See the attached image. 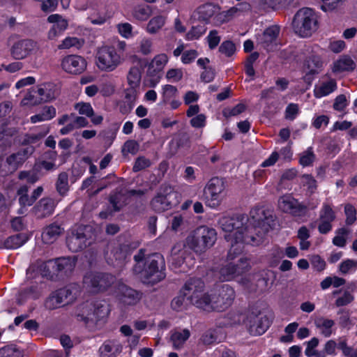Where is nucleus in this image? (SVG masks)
<instances>
[{
  "label": "nucleus",
  "instance_id": "obj_1",
  "mask_svg": "<svg viewBox=\"0 0 357 357\" xmlns=\"http://www.w3.org/2000/svg\"><path fill=\"white\" fill-rule=\"evenodd\" d=\"M134 260L136 264L133 271L144 284L153 285L165 278V261L161 254L155 252L146 256L145 250L140 249Z\"/></svg>",
  "mask_w": 357,
  "mask_h": 357
},
{
  "label": "nucleus",
  "instance_id": "obj_2",
  "mask_svg": "<svg viewBox=\"0 0 357 357\" xmlns=\"http://www.w3.org/2000/svg\"><path fill=\"white\" fill-rule=\"evenodd\" d=\"M248 217L244 214H238L232 217H223L218 221L221 229L227 233L225 238L227 242L234 239L237 241H244L246 244L258 245L261 243V237H255L252 234L254 227L245 225Z\"/></svg>",
  "mask_w": 357,
  "mask_h": 357
},
{
  "label": "nucleus",
  "instance_id": "obj_3",
  "mask_svg": "<svg viewBox=\"0 0 357 357\" xmlns=\"http://www.w3.org/2000/svg\"><path fill=\"white\" fill-rule=\"evenodd\" d=\"M235 292L229 284L218 285L211 294H204V297L199 298L193 297L197 307L207 312H222L227 309L233 303Z\"/></svg>",
  "mask_w": 357,
  "mask_h": 357
},
{
  "label": "nucleus",
  "instance_id": "obj_4",
  "mask_svg": "<svg viewBox=\"0 0 357 357\" xmlns=\"http://www.w3.org/2000/svg\"><path fill=\"white\" fill-rule=\"evenodd\" d=\"M216 240L217 232L215 229L200 226L186 238V245L194 252L202 253L212 247Z\"/></svg>",
  "mask_w": 357,
  "mask_h": 357
},
{
  "label": "nucleus",
  "instance_id": "obj_5",
  "mask_svg": "<svg viewBox=\"0 0 357 357\" xmlns=\"http://www.w3.org/2000/svg\"><path fill=\"white\" fill-rule=\"evenodd\" d=\"M292 27L295 33L299 36L310 37L318 29L317 15L312 8H301L294 17Z\"/></svg>",
  "mask_w": 357,
  "mask_h": 357
},
{
  "label": "nucleus",
  "instance_id": "obj_6",
  "mask_svg": "<svg viewBox=\"0 0 357 357\" xmlns=\"http://www.w3.org/2000/svg\"><path fill=\"white\" fill-rule=\"evenodd\" d=\"M109 314L106 305L96 302L94 303H85L82 307V311L77 314L78 321H84L90 329L101 325Z\"/></svg>",
  "mask_w": 357,
  "mask_h": 357
},
{
  "label": "nucleus",
  "instance_id": "obj_7",
  "mask_svg": "<svg viewBox=\"0 0 357 357\" xmlns=\"http://www.w3.org/2000/svg\"><path fill=\"white\" fill-rule=\"evenodd\" d=\"M179 202L180 194L171 185L163 183L151 201V206L155 211L161 213L177 206Z\"/></svg>",
  "mask_w": 357,
  "mask_h": 357
},
{
  "label": "nucleus",
  "instance_id": "obj_8",
  "mask_svg": "<svg viewBox=\"0 0 357 357\" xmlns=\"http://www.w3.org/2000/svg\"><path fill=\"white\" fill-rule=\"evenodd\" d=\"M250 213L255 225L253 226H248V227L255 228V231L252 234L255 237H261V241L263 243L266 234L273 229L275 225L273 212L264 207L257 206L252 209Z\"/></svg>",
  "mask_w": 357,
  "mask_h": 357
},
{
  "label": "nucleus",
  "instance_id": "obj_9",
  "mask_svg": "<svg viewBox=\"0 0 357 357\" xmlns=\"http://www.w3.org/2000/svg\"><path fill=\"white\" fill-rule=\"evenodd\" d=\"M76 262L75 257L50 259L43 266V275L51 280L54 279L55 276L68 277L73 271Z\"/></svg>",
  "mask_w": 357,
  "mask_h": 357
},
{
  "label": "nucleus",
  "instance_id": "obj_10",
  "mask_svg": "<svg viewBox=\"0 0 357 357\" xmlns=\"http://www.w3.org/2000/svg\"><path fill=\"white\" fill-rule=\"evenodd\" d=\"M115 281L114 275L102 272H88L83 278L84 284L93 293L106 291Z\"/></svg>",
  "mask_w": 357,
  "mask_h": 357
},
{
  "label": "nucleus",
  "instance_id": "obj_11",
  "mask_svg": "<svg viewBox=\"0 0 357 357\" xmlns=\"http://www.w3.org/2000/svg\"><path fill=\"white\" fill-rule=\"evenodd\" d=\"M34 151L35 148L30 146L8 156L4 162L0 163V174L6 176L15 172L33 153Z\"/></svg>",
  "mask_w": 357,
  "mask_h": 357
},
{
  "label": "nucleus",
  "instance_id": "obj_12",
  "mask_svg": "<svg viewBox=\"0 0 357 357\" xmlns=\"http://www.w3.org/2000/svg\"><path fill=\"white\" fill-rule=\"evenodd\" d=\"M300 53L305 56L303 63V70L305 75L303 79L307 84H311L314 76L320 73L323 68V61L320 56L310 51L309 47H304L300 50Z\"/></svg>",
  "mask_w": 357,
  "mask_h": 357
},
{
  "label": "nucleus",
  "instance_id": "obj_13",
  "mask_svg": "<svg viewBox=\"0 0 357 357\" xmlns=\"http://www.w3.org/2000/svg\"><path fill=\"white\" fill-rule=\"evenodd\" d=\"M225 189L224 178L213 177L209 180L204 188L206 204L211 208H216L220 204V195Z\"/></svg>",
  "mask_w": 357,
  "mask_h": 357
},
{
  "label": "nucleus",
  "instance_id": "obj_14",
  "mask_svg": "<svg viewBox=\"0 0 357 357\" xmlns=\"http://www.w3.org/2000/svg\"><path fill=\"white\" fill-rule=\"evenodd\" d=\"M97 66L102 70L112 71L119 63V56L112 47H102L96 55Z\"/></svg>",
  "mask_w": 357,
  "mask_h": 357
},
{
  "label": "nucleus",
  "instance_id": "obj_15",
  "mask_svg": "<svg viewBox=\"0 0 357 357\" xmlns=\"http://www.w3.org/2000/svg\"><path fill=\"white\" fill-rule=\"evenodd\" d=\"M121 237H119V243L117 246L114 247L111 251V256L109 259L112 261L114 266H121L123 264L128 256L130 255L132 252L137 249L139 246L137 242L130 240H126L121 242Z\"/></svg>",
  "mask_w": 357,
  "mask_h": 357
},
{
  "label": "nucleus",
  "instance_id": "obj_16",
  "mask_svg": "<svg viewBox=\"0 0 357 357\" xmlns=\"http://www.w3.org/2000/svg\"><path fill=\"white\" fill-rule=\"evenodd\" d=\"M278 207L282 211L290 213L295 217H303L307 212V206L305 204L300 203L289 195L280 197Z\"/></svg>",
  "mask_w": 357,
  "mask_h": 357
},
{
  "label": "nucleus",
  "instance_id": "obj_17",
  "mask_svg": "<svg viewBox=\"0 0 357 357\" xmlns=\"http://www.w3.org/2000/svg\"><path fill=\"white\" fill-rule=\"evenodd\" d=\"M115 294L119 302L125 305H136L142 299L143 295L142 292L134 289L122 282L117 284Z\"/></svg>",
  "mask_w": 357,
  "mask_h": 357
},
{
  "label": "nucleus",
  "instance_id": "obj_18",
  "mask_svg": "<svg viewBox=\"0 0 357 357\" xmlns=\"http://www.w3.org/2000/svg\"><path fill=\"white\" fill-rule=\"evenodd\" d=\"M249 268L248 259L241 257L237 264L230 262L222 266L220 270V278L222 280H230L248 271Z\"/></svg>",
  "mask_w": 357,
  "mask_h": 357
},
{
  "label": "nucleus",
  "instance_id": "obj_19",
  "mask_svg": "<svg viewBox=\"0 0 357 357\" xmlns=\"http://www.w3.org/2000/svg\"><path fill=\"white\" fill-rule=\"evenodd\" d=\"M61 67L68 73L79 75L85 70L86 61L80 56L71 54L62 59Z\"/></svg>",
  "mask_w": 357,
  "mask_h": 357
},
{
  "label": "nucleus",
  "instance_id": "obj_20",
  "mask_svg": "<svg viewBox=\"0 0 357 357\" xmlns=\"http://www.w3.org/2000/svg\"><path fill=\"white\" fill-rule=\"evenodd\" d=\"M204 289V283L201 278H191L185 282L181 290L182 292H185L188 296V300H190V303L197 307V304L192 298L193 297L203 298L204 294H202V293Z\"/></svg>",
  "mask_w": 357,
  "mask_h": 357
},
{
  "label": "nucleus",
  "instance_id": "obj_21",
  "mask_svg": "<svg viewBox=\"0 0 357 357\" xmlns=\"http://www.w3.org/2000/svg\"><path fill=\"white\" fill-rule=\"evenodd\" d=\"M133 63L137 65L130 68L128 75L127 80L130 86L139 87L142 74L144 68L147 66L148 61L146 59H140L137 56L132 57Z\"/></svg>",
  "mask_w": 357,
  "mask_h": 357
},
{
  "label": "nucleus",
  "instance_id": "obj_22",
  "mask_svg": "<svg viewBox=\"0 0 357 357\" xmlns=\"http://www.w3.org/2000/svg\"><path fill=\"white\" fill-rule=\"evenodd\" d=\"M54 199L46 197L40 199L32 208V213L37 219H43L52 215L56 207Z\"/></svg>",
  "mask_w": 357,
  "mask_h": 357
},
{
  "label": "nucleus",
  "instance_id": "obj_23",
  "mask_svg": "<svg viewBox=\"0 0 357 357\" xmlns=\"http://www.w3.org/2000/svg\"><path fill=\"white\" fill-rule=\"evenodd\" d=\"M34 48L35 43L32 40H22L13 45L11 55L15 59H22L31 54Z\"/></svg>",
  "mask_w": 357,
  "mask_h": 357
},
{
  "label": "nucleus",
  "instance_id": "obj_24",
  "mask_svg": "<svg viewBox=\"0 0 357 357\" xmlns=\"http://www.w3.org/2000/svg\"><path fill=\"white\" fill-rule=\"evenodd\" d=\"M75 230L86 248L97 241L100 232L99 229L90 225H80Z\"/></svg>",
  "mask_w": 357,
  "mask_h": 357
},
{
  "label": "nucleus",
  "instance_id": "obj_25",
  "mask_svg": "<svg viewBox=\"0 0 357 357\" xmlns=\"http://www.w3.org/2000/svg\"><path fill=\"white\" fill-rule=\"evenodd\" d=\"M128 190L123 187H118L111 192L109 202L113 211L118 212L128 204Z\"/></svg>",
  "mask_w": 357,
  "mask_h": 357
},
{
  "label": "nucleus",
  "instance_id": "obj_26",
  "mask_svg": "<svg viewBox=\"0 0 357 357\" xmlns=\"http://www.w3.org/2000/svg\"><path fill=\"white\" fill-rule=\"evenodd\" d=\"M190 137L185 132L177 134L169 142L170 151L173 155L176 154L181 149L188 150L190 148Z\"/></svg>",
  "mask_w": 357,
  "mask_h": 357
},
{
  "label": "nucleus",
  "instance_id": "obj_27",
  "mask_svg": "<svg viewBox=\"0 0 357 357\" xmlns=\"http://www.w3.org/2000/svg\"><path fill=\"white\" fill-rule=\"evenodd\" d=\"M220 10L218 5L213 3H204L197 8L198 20L208 24L213 16L220 13Z\"/></svg>",
  "mask_w": 357,
  "mask_h": 357
},
{
  "label": "nucleus",
  "instance_id": "obj_28",
  "mask_svg": "<svg viewBox=\"0 0 357 357\" xmlns=\"http://www.w3.org/2000/svg\"><path fill=\"white\" fill-rule=\"evenodd\" d=\"M63 231V228L59 225L51 224L43 229L41 235L42 240L46 244H51L58 238Z\"/></svg>",
  "mask_w": 357,
  "mask_h": 357
},
{
  "label": "nucleus",
  "instance_id": "obj_29",
  "mask_svg": "<svg viewBox=\"0 0 357 357\" xmlns=\"http://www.w3.org/2000/svg\"><path fill=\"white\" fill-rule=\"evenodd\" d=\"M72 291L68 287L60 289L55 291L50 298V302L55 303L56 305L61 303L68 304L74 300Z\"/></svg>",
  "mask_w": 357,
  "mask_h": 357
},
{
  "label": "nucleus",
  "instance_id": "obj_30",
  "mask_svg": "<svg viewBox=\"0 0 357 357\" xmlns=\"http://www.w3.org/2000/svg\"><path fill=\"white\" fill-rule=\"evenodd\" d=\"M66 245L73 252H77L86 248L75 230H73L66 238Z\"/></svg>",
  "mask_w": 357,
  "mask_h": 357
},
{
  "label": "nucleus",
  "instance_id": "obj_31",
  "mask_svg": "<svg viewBox=\"0 0 357 357\" xmlns=\"http://www.w3.org/2000/svg\"><path fill=\"white\" fill-rule=\"evenodd\" d=\"M279 31V27L276 26L267 28L259 39L262 46L266 49H268L269 46L275 41Z\"/></svg>",
  "mask_w": 357,
  "mask_h": 357
},
{
  "label": "nucleus",
  "instance_id": "obj_32",
  "mask_svg": "<svg viewBox=\"0 0 357 357\" xmlns=\"http://www.w3.org/2000/svg\"><path fill=\"white\" fill-rule=\"evenodd\" d=\"M28 238V236L24 233L10 236L5 240L4 247L7 249H17L23 245Z\"/></svg>",
  "mask_w": 357,
  "mask_h": 357
},
{
  "label": "nucleus",
  "instance_id": "obj_33",
  "mask_svg": "<svg viewBox=\"0 0 357 357\" xmlns=\"http://www.w3.org/2000/svg\"><path fill=\"white\" fill-rule=\"evenodd\" d=\"M121 349L120 345L107 341L99 349L100 357H116V355L121 351Z\"/></svg>",
  "mask_w": 357,
  "mask_h": 357
},
{
  "label": "nucleus",
  "instance_id": "obj_34",
  "mask_svg": "<svg viewBox=\"0 0 357 357\" xmlns=\"http://www.w3.org/2000/svg\"><path fill=\"white\" fill-rule=\"evenodd\" d=\"M190 333L188 329H183L181 332L176 331L171 335L170 340L173 343L175 349H180L183 347L185 342L189 338Z\"/></svg>",
  "mask_w": 357,
  "mask_h": 357
},
{
  "label": "nucleus",
  "instance_id": "obj_35",
  "mask_svg": "<svg viewBox=\"0 0 357 357\" xmlns=\"http://www.w3.org/2000/svg\"><path fill=\"white\" fill-rule=\"evenodd\" d=\"M336 88V82L331 79L329 82L322 83L319 86H316L314 91V96L317 98L327 96L334 91Z\"/></svg>",
  "mask_w": 357,
  "mask_h": 357
},
{
  "label": "nucleus",
  "instance_id": "obj_36",
  "mask_svg": "<svg viewBox=\"0 0 357 357\" xmlns=\"http://www.w3.org/2000/svg\"><path fill=\"white\" fill-rule=\"evenodd\" d=\"M314 324L317 328H324L321 333L325 337H329L332 334L331 328L334 326L335 322L332 319L318 317L314 320Z\"/></svg>",
  "mask_w": 357,
  "mask_h": 357
},
{
  "label": "nucleus",
  "instance_id": "obj_37",
  "mask_svg": "<svg viewBox=\"0 0 357 357\" xmlns=\"http://www.w3.org/2000/svg\"><path fill=\"white\" fill-rule=\"evenodd\" d=\"M56 189L61 196H64L69 190L68 175L66 172H63L59 174L56 182Z\"/></svg>",
  "mask_w": 357,
  "mask_h": 357
},
{
  "label": "nucleus",
  "instance_id": "obj_38",
  "mask_svg": "<svg viewBox=\"0 0 357 357\" xmlns=\"http://www.w3.org/2000/svg\"><path fill=\"white\" fill-rule=\"evenodd\" d=\"M355 66L354 61L349 57H346L335 63L333 70L335 72L351 71L355 68Z\"/></svg>",
  "mask_w": 357,
  "mask_h": 357
},
{
  "label": "nucleus",
  "instance_id": "obj_39",
  "mask_svg": "<svg viewBox=\"0 0 357 357\" xmlns=\"http://www.w3.org/2000/svg\"><path fill=\"white\" fill-rule=\"evenodd\" d=\"M43 103L39 94H38L37 89L32 88L22 100L21 104L23 105L34 106Z\"/></svg>",
  "mask_w": 357,
  "mask_h": 357
},
{
  "label": "nucleus",
  "instance_id": "obj_40",
  "mask_svg": "<svg viewBox=\"0 0 357 357\" xmlns=\"http://www.w3.org/2000/svg\"><path fill=\"white\" fill-rule=\"evenodd\" d=\"M50 86V84H44L37 89L42 102H49L55 98L54 91Z\"/></svg>",
  "mask_w": 357,
  "mask_h": 357
},
{
  "label": "nucleus",
  "instance_id": "obj_41",
  "mask_svg": "<svg viewBox=\"0 0 357 357\" xmlns=\"http://www.w3.org/2000/svg\"><path fill=\"white\" fill-rule=\"evenodd\" d=\"M188 297V296L181 289L178 296L175 297L171 303L172 309L176 311L182 310L188 305V301L190 302Z\"/></svg>",
  "mask_w": 357,
  "mask_h": 357
},
{
  "label": "nucleus",
  "instance_id": "obj_42",
  "mask_svg": "<svg viewBox=\"0 0 357 357\" xmlns=\"http://www.w3.org/2000/svg\"><path fill=\"white\" fill-rule=\"evenodd\" d=\"M0 357H24V354L15 345L10 344L0 349Z\"/></svg>",
  "mask_w": 357,
  "mask_h": 357
},
{
  "label": "nucleus",
  "instance_id": "obj_43",
  "mask_svg": "<svg viewBox=\"0 0 357 357\" xmlns=\"http://www.w3.org/2000/svg\"><path fill=\"white\" fill-rule=\"evenodd\" d=\"M165 23V18L162 15L153 17L147 24V31L150 33H155Z\"/></svg>",
  "mask_w": 357,
  "mask_h": 357
},
{
  "label": "nucleus",
  "instance_id": "obj_44",
  "mask_svg": "<svg viewBox=\"0 0 357 357\" xmlns=\"http://www.w3.org/2000/svg\"><path fill=\"white\" fill-rule=\"evenodd\" d=\"M38 170L35 169V166L31 171H21L18 174L20 180H26L29 183L33 184L39 180Z\"/></svg>",
  "mask_w": 357,
  "mask_h": 357
},
{
  "label": "nucleus",
  "instance_id": "obj_45",
  "mask_svg": "<svg viewBox=\"0 0 357 357\" xmlns=\"http://www.w3.org/2000/svg\"><path fill=\"white\" fill-rule=\"evenodd\" d=\"M207 28L206 24L194 26L186 34V39L189 40H197L206 33Z\"/></svg>",
  "mask_w": 357,
  "mask_h": 357
},
{
  "label": "nucleus",
  "instance_id": "obj_46",
  "mask_svg": "<svg viewBox=\"0 0 357 357\" xmlns=\"http://www.w3.org/2000/svg\"><path fill=\"white\" fill-rule=\"evenodd\" d=\"M229 241L231 242V247L228 251L227 259L232 260L236 257V256L242 252L243 248V243H246L244 241H237L234 239L230 240Z\"/></svg>",
  "mask_w": 357,
  "mask_h": 357
},
{
  "label": "nucleus",
  "instance_id": "obj_47",
  "mask_svg": "<svg viewBox=\"0 0 357 357\" xmlns=\"http://www.w3.org/2000/svg\"><path fill=\"white\" fill-rule=\"evenodd\" d=\"M315 160V155L312 148L309 147L306 151H303L300 156L299 162L303 167L311 165Z\"/></svg>",
  "mask_w": 357,
  "mask_h": 357
},
{
  "label": "nucleus",
  "instance_id": "obj_48",
  "mask_svg": "<svg viewBox=\"0 0 357 357\" xmlns=\"http://www.w3.org/2000/svg\"><path fill=\"white\" fill-rule=\"evenodd\" d=\"M236 50V45L231 40L223 41L219 47V52L227 57H231L234 55Z\"/></svg>",
  "mask_w": 357,
  "mask_h": 357
},
{
  "label": "nucleus",
  "instance_id": "obj_49",
  "mask_svg": "<svg viewBox=\"0 0 357 357\" xmlns=\"http://www.w3.org/2000/svg\"><path fill=\"white\" fill-rule=\"evenodd\" d=\"M151 14V9L149 6L136 8L134 12L135 17L142 21L147 20Z\"/></svg>",
  "mask_w": 357,
  "mask_h": 357
},
{
  "label": "nucleus",
  "instance_id": "obj_50",
  "mask_svg": "<svg viewBox=\"0 0 357 357\" xmlns=\"http://www.w3.org/2000/svg\"><path fill=\"white\" fill-rule=\"evenodd\" d=\"M75 108L79 112V114L85 115L87 117L93 114V109L89 102H78L75 105Z\"/></svg>",
  "mask_w": 357,
  "mask_h": 357
},
{
  "label": "nucleus",
  "instance_id": "obj_51",
  "mask_svg": "<svg viewBox=\"0 0 357 357\" xmlns=\"http://www.w3.org/2000/svg\"><path fill=\"white\" fill-rule=\"evenodd\" d=\"M319 218L321 220L329 222H333L335 220V213L329 205L325 204L323 206V208L320 212Z\"/></svg>",
  "mask_w": 357,
  "mask_h": 357
},
{
  "label": "nucleus",
  "instance_id": "obj_52",
  "mask_svg": "<svg viewBox=\"0 0 357 357\" xmlns=\"http://www.w3.org/2000/svg\"><path fill=\"white\" fill-rule=\"evenodd\" d=\"M337 235L335 236L333 239V243L338 247H344L347 243L346 238L343 236L348 234L347 229L342 227L337 230Z\"/></svg>",
  "mask_w": 357,
  "mask_h": 357
},
{
  "label": "nucleus",
  "instance_id": "obj_53",
  "mask_svg": "<svg viewBox=\"0 0 357 357\" xmlns=\"http://www.w3.org/2000/svg\"><path fill=\"white\" fill-rule=\"evenodd\" d=\"M139 149V143L135 140L130 139L126 141L124 143L123 146L122 148V152H126L128 153H131L132 155H135L138 152Z\"/></svg>",
  "mask_w": 357,
  "mask_h": 357
},
{
  "label": "nucleus",
  "instance_id": "obj_54",
  "mask_svg": "<svg viewBox=\"0 0 357 357\" xmlns=\"http://www.w3.org/2000/svg\"><path fill=\"white\" fill-rule=\"evenodd\" d=\"M150 165L151 162L149 159L146 158L145 157L140 156L135 160L132 167V171L134 172H137L144 169L146 167H149Z\"/></svg>",
  "mask_w": 357,
  "mask_h": 357
},
{
  "label": "nucleus",
  "instance_id": "obj_55",
  "mask_svg": "<svg viewBox=\"0 0 357 357\" xmlns=\"http://www.w3.org/2000/svg\"><path fill=\"white\" fill-rule=\"evenodd\" d=\"M119 123H115L112 124V128L110 130H103L100 135L102 136L104 139L111 143L115 138V132L119 130Z\"/></svg>",
  "mask_w": 357,
  "mask_h": 357
},
{
  "label": "nucleus",
  "instance_id": "obj_56",
  "mask_svg": "<svg viewBox=\"0 0 357 357\" xmlns=\"http://www.w3.org/2000/svg\"><path fill=\"white\" fill-rule=\"evenodd\" d=\"M357 263L352 259H347L340 263L339 270L342 274H347L350 270H356Z\"/></svg>",
  "mask_w": 357,
  "mask_h": 357
},
{
  "label": "nucleus",
  "instance_id": "obj_57",
  "mask_svg": "<svg viewBox=\"0 0 357 357\" xmlns=\"http://www.w3.org/2000/svg\"><path fill=\"white\" fill-rule=\"evenodd\" d=\"M177 93L178 90L176 86L170 84L165 85L162 93L164 102H167L170 98L175 97Z\"/></svg>",
  "mask_w": 357,
  "mask_h": 357
},
{
  "label": "nucleus",
  "instance_id": "obj_58",
  "mask_svg": "<svg viewBox=\"0 0 357 357\" xmlns=\"http://www.w3.org/2000/svg\"><path fill=\"white\" fill-rule=\"evenodd\" d=\"M302 178L303 185L307 187L310 193H313L317 189V181L310 174H303Z\"/></svg>",
  "mask_w": 357,
  "mask_h": 357
},
{
  "label": "nucleus",
  "instance_id": "obj_59",
  "mask_svg": "<svg viewBox=\"0 0 357 357\" xmlns=\"http://www.w3.org/2000/svg\"><path fill=\"white\" fill-rule=\"evenodd\" d=\"M344 212L347 215L346 223L349 225H352L356 220L355 208L351 204H346Z\"/></svg>",
  "mask_w": 357,
  "mask_h": 357
},
{
  "label": "nucleus",
  "instance_id": "obj_60",
  "mask_svg": "<svg viewBox=\"0 0 357 357\" xmlns=\"http://www.w3.org/2000/svg\"><path fill=\"white\" fill-rule=\"evenodd\" d=\"M269 327V321L268 318L264 316L261 317L255 327V333L257 335H262L264 333Z\"/></svg>",
  "mask_w": 357,
  "mask_h": 357
},
{
  "label": "nucleus",
  "instance_id": "obj_61",
  "mask_svg": "<svg viewBox=\"0 0 357 357\" xmlns=\"http://www.w3.org/2000/svg\"><path fill=\"white\" fill-rule=\"evenodd\" d=\"M298 106L297 104L290 103L285 110V119L293 121L298 114Z\"/></svg>",
  "mask_w": 357,
  "mask_h": 357
},
{
  "label": "nucleus",
  "instance_id": "obj_62",
  "mask_svg": "<svg viewBox=\"0 0 357 357\" xmlns=\"http://www.w3.org/2000/svg\"><path fill=\"white\" fill-rule=\"evenodd\" d=\"M34 292L35 288L33 287H30L29 288L23 289L19 294L18 298L17 299V304L20 305H23L25 300L30 298Z\"/></svg>",
  "mask_w": 357,
  "mask_h": 357
},
{
  "label": "nucleus",
  "instance_id": "obj_63",
  "mask_svg": "<svg viewBox=\"0 0 357 357\" xmlns=\"http://www.w3.org/2000/svg\"><path fill=\"white\" fill-rule=\"evenodd\" d=\"M310 262L313 268L317 271H321L326 267L325 261L319 255H317L312 256Z\"/></svg>",
  "mask_w": 357,
  "mask_h": 357
},
{
  "label": "nucleus",
  "instance_id": "obj_64",
  "mask_svg": "<svg viewBox=\"0 0 357 357\" xmlns=\"http://www.w3.org/2000/svg\"><path fill=\"white\" fill-rule=\"evenodd\" d=\"M168 61V57L165 54H160L155 56L150 63H153L159 70H162Z\"/></svg>",
  "mask_w": 357,
  "mask_h": 357
}]
</instances>
